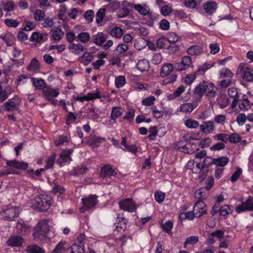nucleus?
Instances as JSON below:
<instances>
[{"instance_id": "23", "label": "nucleus", "mask_w": 253, "mask_h": 253, "mask_svg": "<svg viewBox=\"0 0 253 253\" xmlns=\"http://www.w3.org/2000/svg\"><path fill=\"white\" fill-rule=\"evenodd\" d=\"M217 8V3L213 1H209L204 5L206 12L209 14H212Z\"/></svg>"}, {"instance_id": "45", "label": "nucleus", "mask_w": 253, "mask_h": 253, "mask_svg": "<svg viewBox=\"0 0 253 253\" xmlns=\"http://www.w3.org/2000/svg\"><path fill=\"white\" fill-rule=\"evenodd\" d=\"M234 74L228 69H223L219 71L220 78H227V79L232 78Z\"/></svg>"}, {"instance_id": "57", "label": "nucleus", "mask_w": 253, "mask_h": 253, "mask_svg": "<svg viewBox=\"0 0 253 253\" xmlns=\"http://www.w3.org/2000/svg\"><path fill=\"white\" fill-rule=\"evenodd\" d=\"M174 68L176 71H181L187 69L188 68L187 67L186 65H185L184 62L181 59L180 62H175L174 63Z\"/></svg>"}, {"instance_id": "42", "label": "nucleus", "mask_w": 253, "mask_h": 253, "mask_svg": "<svg viewBox=\"0 0 253 253\" xmlns=\"http://www.w3.org/2000/svg\"><path fill=\"white\" fill-rule=\"evenodd\" d=\"M30 41L32 42L40 43L43 42V36L42 34L38 32H34L32 34Z\"/></svg>"}, {"instance_id": "12", "label": "nucleus", "mask_w": 253, "mask_h": 253, "mask_svg": "<svg viewBox=\"0 0 253 253\" xmlns=\"http://www.w3.org/2000/svg\"><path fill=\"white\" fill-rule=\"evenodd\" d=\"M43 94L46 100L52 102L54 101L53 98L56 97L59 94V92L58 88L48 87H46V89L43 90Z\"/></svg>"}, {"instance_id": "5", "label": "nucleus", "mask_w": 253, "mask_h": 253, "mask_svg": "<svg viewBox=\"0 0 253 253\" xmlns=\"http://www.w3.org/2000/svg\"><path fill=\"white\" fill-rule=\"evenodd\" d=\"M97 198L98 196L96 195H90L87 197L82 198V201L83 206L80 209L81 211L84 212L95 207L98 203Z\"/></svg>"}, {"instance_id": "41", "label": "nucleus", "mask_w": 253, "mask_h": 253, "mask_svg": "<svg viewBox=\"0 0 253 253\" xmlns=\"http://www.w3.org/2000/svg\"><path fill=\"white\" fill-rule=\"evenodd\" d=\"M93 56L90 53L85 52L80 59L81 62L85 65L89 64L92 60Z\"/></svg>"}, {"instance_id": "18", "label": "nucleus", "mask_w": 253, "mask_h": 253, "mask_svg": "<svg viewBox=\"0 0 253 253\" xmlns=\"http://www.w3.org/2000/svg\"><path fill=\"white\" fill-rule=\"evenodd\" d=\"M107 37L102 32H98L95 35L92 36L93 42L98 45H101L106 40Z\"/></svg>"}, {"instance_id": "6", "label": "nucleus", "mask_w": 253, "mask_h": 253, "mask_svg": "<svg viewBox=\"0 0 253 253\" xmlns=\"http://www.w3.org/2000/svg\"><path fill=\"white\" fill-rule=\"evenodd\" d=\"M19 209L18 208L9 205L3 211L2 216L5 220L13 221L19 215Z\"/></svg>"}, {"instance_id": "49", "label": "nucleus", "mask_w": 253, "mask_h": 253, "mask_svg": "<svg viewBox=\"0 0 253 253\" xmlns=\"http://www.w3.org/2000/svg\"><path fill=\"white\" fill-rule=\"evenodd\" d=\"M55 154H53L48 157L45 161L46 165L45 166V169H48L53 167L55 162Z\"/></svg>"}, {"instance_id": "35", "label": "nucleus", "mask_w": 253, "mask_h": 253, "mask_svg": "<svg viewBox=\"0 0 253 253\" xmlns=\"http://www.w3.org/2000/svg\"><path fill=\"white\" fill-rule=\"evenodd\" d=\"M213 66V64H207L206 63L203 64L201 66H199L198 69L195 72L196 75H203L208 69H210Z\"/></svg>"}, {"instance_id": "56", "label": "nucleus", "mask_w": 253, "mask_h": 253, "mask_svg": "<svg viewBox=\"0 0 253 253\" xmlns=\"http://www.w3.org/2000/svg\"><path fill=\"white\" fill-rule=\"evenodd\" d=\"M129 13V10L126 7L122 8L118 10L117 16L118 18H124L127 16Z\"/></svg>"}, {"instance_id": "63", "label": "nucleus", "mask_w": 253, "mask_h": 253, "mask_svg": "<svg viewBox=\"0 0 253 253\" xmlns=\"http://www.w3.org/2000/svg\"><path fill=\"white\" fill-rule=\"evenodd\" d=\"M228 139L231 143H236L240 141L241 137L237 133H233L228 136Z\"/></svg>"}, {"instance_id": "64", "label": "nucleus", "mask_w": 253, "mask_h": 253, "mask_svg": "<svg viewBox=\"0 0 253 253\" xmlns=\"http://www.w3.org/2000/svg\"><path fill=\"white\" fill-rule=\"evenodd\" d=\"M94 12L92 10H87L84 13V17L86 20L90 23L92 21L94 17Z\"/></svg>"}, {"instance_id": "30", "label": "nucleus", "mask_w": 253, "mask_h": 253, "mask_svg": "<svg viewBox=\"0 0 253 253\" xmlns=\"http://www.w3.org/2000/svg\"><path fill=\"white\" fill-rule=\"evenodd\" d=\"M169 43L170 44V45L175 46L177 45L175 44V43L179 41L180 40V38L179 36L175 33L170 32L167 35V38H166Z\"/></svg>"}, {"instance_id": "9", "label": "nucleus", "mask_w": 253, "mask_h": 253, "mask_svg": "<svg viewBox=\"0 0 253 253\" xmlns=\"http://www.w3.org/2000/svg\"><path fill=\"white\" fill-rule=\"evenodd\" d=\"M25 243V240L20 236L13 235L9 237L6 242V245L11 247H21Z\"/></svg>"}, {"instance_id": "34", "label": "nucleus", "mask_w": 253, "mask_h": 253, "mask_svg": "<svg viewBox=\"0 0 253 253\" xmlns=\"http://www.w3.org/2000/svg\"><path fill=\"white\" fill-rule=\"evenodd\" d=\"M40 68V63L36 58H34L32 59L29 65L27 67V70L29 71H35L39 70Z\"/></svg>"}, {"instance_id": "50", "label": "nucleus", "mask_w": 253, "mask_h": 253, "mask_svg": "<svg viewBox=\"0 0 253 253\" xmlns=\"http://www.w3.org/2000/svg\"><path fill=\"white\" fill-rule=\"evenodd\" d=\"M199 238L196 236H193L188 237L184 243V248H186L188 244L194 245L198 243Z\"/></svg>"}, {"instance_id": "38", "label": "nucleus", "mask_w": 253, "mask_h": 253, "mask_svg": "<svg viewBox=\"0 0 253 253\" xmlns=\"http://www.w3.org/2000/svg\"><path fill=\"white\" fill-rule=\"evenodd\" d=\"M79 41L82 43H86L90 40V36L87 32H81L77 36Z\"/></svg>"}, {"instance_id": "21", "label": "nucleus", "mask_w": 253, "mask_h": 253, "mask_svg": "<svg viewBox=\"0 0 253 253\" xmlns=\"http://www.w3.org/2000/svg\"><path fill=\"white\" fill-rule=\"evenodd\" d=\"M233 210L234 208L232 206L224 205L220 207L219 215L227 218L228 214L232 213Z\"/></svg>"}, {"instance_id": "15", "label": "nucleus", "mask_w": 253, "mask_h": 253, "mask_svg": "<svg viewBox=\"0 0 253 253\" xmlns=\"http://www.w3.org/2000/svg\"><path fill=\"white\" fill-rule=\"evenodd\" d=\"M20 103L21 100L19 98L17 99L16 102L9 100L3 104V106L5 108V110L7 112H10L11 111L18 110V106Z\"/></svg>"}, {"instance_id": "51", "label": "nucleus", "mask_w": 253, "mask_h": 253, "mask_svg": "<svg viewBox=\"0 0 253 253\" xmlns=\"http://www.w3.org/2000/svg\"><path fill=\"white\" fill-rule=\"evenodd\" d=\"M243 79L247 82H253V73L249 69H245L243 74Z\"/></svg>"}, {"instance_id": "31", "label": "nucleus", "mask_w": 253, "mask_h": 253, "mask_svg": "<svg viewBox=\"0 0 253 253\" xmlns=\"http://www.w3.org/2000/svg\"><path fill=\"white\" fill-rule=\"evenodd\" d=\"M0 38L5 42L8 46H12L14 43V37L10 33H7L5 35H1Z\"/></svg>"}, {"instance_id": "25", "label": "nucleus", "mask_w": 253, "mask_h": 253, "mask_svg": "<svg viewBox=\"0 0 253 253\" xmlns=\"http://www.w3.org/2000/svg\"><path fill=\"white\" fill-rule=\"evenodd\" d=\"M209 191L205 187L201 188L196 191L195 197L199 200L203 201V200L206 199L208 197L209 193Z\"/></svg>"}, {"instance_id": "40", "label": "nucleus", "mask_w": 253, "mask_h": 253, "mask_svg": "<svg viewBox=\"0 0 253 253\" xmlns=\"http://www.w3.org/2000/svg\"><path fill=\"white\" fill-rule=\"evenodd\" d=\"M110 35L117 39L120 38L123 35V30L118 27H115L113 28L110 32Z\"/></svg>"}, {"instance_id": "60", "label": "nucleus", "mask_w": 253, "mask_h": 253, "mask_svg": "<svg viewBox=\"0 0 253 253\" xmlns=\"http://www.w3.org/2000/svg\"><path fill=\"white\" fill-rule=\"evenodd\" d=\"M135 115V110L133 109H129L126 115L123 117L124 120H127L129 122L133 121Z\"/></svg>"}, {"instance_id": "61", "label": "nucleus", "mask_w": 253, "mask_h": 253, "mask_svg": "<svg viewBox=\"0 0 253 253\" xmlns=\"http://www.w3.org/2000/svg\"><path fill=\"white\" fill-rule=\"evenodd\" d=\"M214 158H211L209 156L205 157L202 167L209 168L210 166L211 165H214Z\"/></svg>"}, {"instance_id": "14", "label": "nucleus", "mask_w": 253, "mask_h": 253, "mask_svg": "<svg viewBox=\"0 0 253 253\" xmlns=\"http://www.w3.org/2000/svg\"><path fill=\"white\" fill-rule=\"evenodd\" d=\"M6 165L9 167L22 170L26 169L28 167L27 163L23 162H20L16 160L7 161Z\"/></svg>"}, {"instance_id": "43", "label": "nucleus", "mask_w": 253, "mask_h": 253, "mask_svg": "<svg viewBox=\"0 0 253 253\" xmlns=\"http://www.w3.org/2000/svg\"><path fill=\"white\" fill-rule=\"evenodd\" d=\"M196 107V105L191 103H185L180 106V111L183 112H191Z\"/></svg>"}, {"instance_id": "37", "label": "nucleus", "mask_w": 253, "mask_h": 253, "mask_svg": "<svg viewBox=\"0 0 253 253\" xmlns=\"http://www.w3.org/2000/svg\"><path fill=\"white\" fill-rule=\"evenodd\" d=\"M202 52V48L200 46L194 45L190 46L187 50V53L191 55H196Z\"/></svg>"}, {"instance_id": "22", "label": "nucleus", "mask_w": 253, "mask_h": 253, "mask_svg": "<svg viewBox=\"0 0 253 253\" xmlns=\"http://www.w3.org/2000/svg\"><path fill=\"white\" fill-rule=\"evenodd\" d=\"M133 7L141 15H146L149 14L150 8L146 4H133Z\"/></svg>"}, {"instance_id": "44", "label": "nucleus", "mask_w": 253, "mask_h": 253, "mask_svg": "<svg viewBox=\"0 0 253 253\" xmlns=\"http://www.w3.org/2000/svg\"><path fill=\"white\" fill-rule=\"evenodd\" d=\"M184 124L185 125L189 128H196L200 126L198 121L191 119L186 120Z\"/></svg>"}, {"instance_id": "28", "label": "nucleus", "mask_w": 253, "mask_h": 253, "mask_svg": "<svg viewBox=\"0 0 253 253\" xmlns=\"http://www.w3.org/2000/svg\"><path fill=\"white\" fill-rule=\"evenodd\" d=\"M69 48L72 53L76 55H79L84 50V46L81 43H73L69 46Z\"/></svg>"}, {"instance_id": "20", "label": "nucleus", "mask_w": 253, "mask_h": 253, "mask_svg": "<svg viewBox=\"0 0 253 253\" xmlns=\"http://www.w3.org/2000/svg\"><path fill=\"white\" fill-rule=\"evenodd\" d=\"M174 69V64L166 63L163 65L160 73L162 77H165L169 75Z\"/></svg>"}, {"instance_id": "32", "label": "nucleus", "mask_w": 253, "mask_h": 253, "mask_svg": "<svg viewBox=\"0 0 253 253\" xmlns=\"http://www.w3.org/2000/svg\"><path fill=\"white\" fill-rule=\"evenodd\" d=\"M239 107L241 111H247L250 107V101L247 98L244 97L242 100L239 101Z\"/></svg>"}, {"instance_id": "27", "label": "nucleus", "mask_w": 253, "mask_h": 253, "mask_svg": "<svg viewBox=\"0 0 253 253\" xmlns=\"http://www.w3.org/2000/svg\"><path fill=\"white\" fill-rule=\"evenodd\" d=\"M87 170L88 169L86 167H77L74 168V169L70 172V175L79 176L85 173Z\"/></svg>"}, {"instance_id": "62", "label": "nucleus", "mask_w": 253, "mask_h": 253, "mask_svg": "<svg viewBox=\"0 0 253 253\" xmlns=\"http://www.w3.org/2000/svg\"><path fill=\"white\" fill-rule=\"evenodd\" d=\"M242 172V170L240 168H237L236 170L230 177V180L232 182L236 181Z\"/></svg>"}, {"instance_id": "13", "label": "nucleus", "mask_w": 253, "mask_h": 253, "mask_svg": "<svg viewBox=\"0 0 253 253\" xmlns=\"http://www.w3.org/2000/svg\"><path fill=\"white\" fill-rule=\"evenodd\" d=\"M86 139L87 144L92 148L98 147L105 140L104 138L92 135L86 137Z\"/></svg>"}, {"instance_id": "11", "label": "nucleus", "mask_w": 253, "mask_h": 253, "mask_svg": "<svg viewBox=\"0 0 253 253\" xmlns=\"http://www.w3.org/2000/svg\"><path fill=\"white\" fill-rule=\"evenodd\" d=\"M168 40L164 36L160 37L157 41V46L159 48H167L172 52H175L179 49V45H168Z\"/></svg>"}, {"instance_id": "58", "label": "nucleus", "mask_w": 253, "mask_h": 253, "mask_svg": "<svg viewBox=\"0 0 253 253\" xmlns=\"http://www.w3.org/2000/svg\"><path fill=\"white\" fill-rule=\"evenodd\" d=\"M52 191L55 193L63 194L65 192V188L64 187L58 184L57 183H54Z\"/></svg>"}, {"instance_id": "47", "label": "nucleus", "mask_w": 253, "mask_h": 253, "mask_svg": "<svg viewBox=\"0 0 253 253\" xmlns=\"http://www.w3.org/2000/svg\"><path fill=\"white\" fill-rule=\"evenodd\" d=\"M44 12L42 10L37 9L34 13V18L36 21H43L44 19Z\"/></svg>"}, {"instance_id": "8", "label": "nucleus", "mask_w": 253, "mask_h": 253, "mask_svg": "<svg viewBox=\"0 0 253 253\" xmlns=\"http://www.w3.org/2000/svg\"><path fill=\"white\" fill-rule=\"evenodd\" d=\"M120 208L124 211L133 212L136 210L135 203L130 199H126L119 202Z\"/></svg>"}, {"instance_id": "3", "label": "nucleus", "mask_w": 253, "mask_h": 253, "mask_svg": "<svg viewBox=\"0 0 253 253\" xmlns=\"http://www.w3.org/2000/svg\"><path fill=\"white\" fill-rule=\"evenodd\" d=\"M51 197L47 194H41L36 196L33 201V206L40 211H47L52 204Z\"/></svg>"}, {"instance_id": "36", "label": "nucleus", "mask_w": 253, "mask_h": 253, "mask_svg": "<svg viewBox=\"0 0 253 253\" xmlns=\"http://www.w3.org/2000/svg\"><path fill=\"white\" fill-rule=\"evenodd\" d=\"M26 251L28 253H44L43 249L36 245L28 246Z\"/></svg>"}, {"instance_id": "53", "label": "nucleus", "mask_w": 253, "mask_h": 253, "mask_svg": "<svg viewBox=\"0 0 253 253\" xmlns=\"http://www.w3.org/2000/svg\"><path fill=\"white\" fill-rule=\"evenodd\" d=\"M126 78L124 76H118L115 79V85L118 88L122 87L126 84Z\"/></svg>"}, {"instance_id": "59", "label": "nucleus", "mask_w": 253, "mask_h": 253, "mask_svg": "<svg viewBox=\"0 0 253 253\" xmlns=\"http://www.w3.org/2000/svg\"><path fill=\"white\" fill-rule=\"evenodd\" d=\"M165 198V193L160 192L157 191L155 193V200L159 203H162Z\"/></svg>"}, {"instance_id": "33", "label": "nucleus", "mask_w": 253, "mask_h": 253, "mask_svg": "<svg viewBox=\"0 0 253 253\" xmlns=\"http://www.w3.org/2000/svg\"><path fill=\"white\" fill-rule=\"evenodd\" d=\"M185 90V86L183 85H180L178 87L173 93L169 94L168 96V98L169 100H173L175 98L179 97L182 92H183Z\"/></svg>"}, {"instance_id": "54", "label": "nucleus", "mask_w": 253, "mask_h": 253, "mask_svg": "<svg viewBox=\"0 0 253 253\" xmlns=\"http://www.w3.org/2000/svg\"><path fill=\"white\" fill-rule=\"evenodd\" d=\"M228 136V135L226 133H219L213 136V138L215 141L221 140L222 142L226 143Z\"/></svg>"}, {"instance_id": "26", "label": "nucleus", "mask_w": 253, "mask_h": 253, "mask_svg": "<svg viewBox=\"0 0 253 253\" xmlns=\"http://www.w3.org/2000/svg\"><path fill=\"white\" fill-rule=\"evenodd\" d=\"M67 244L66 241H60L53 250V253H65L67 249Z\"/></svg>"}, {"instance_id": "29", "label": "nucleus", "mask_w": 253, "mask_h": 253, "mask_svg": "<svg viewBox=\"0 0 253 253\" xmlns=\"http://www.w3.org/2000/svg\"><path fill=\"white\" fill-rule=\"evenodd\" d=\"M136 67L141 72L147 71L149 69V62L146 59L140 60L136 65Z\"/></svg>"}, {"instance_id": "17", "label": "nucleus", "mask_w": 253, "mask_h": 253, "mask_svg": "<svg viewBox=\"0 0 253 253\" xmlns=\"http://www.w3.org/2000/svg\"><path fill=\"white\" fill-rule=\"evenodd\" d=\"M100 173L103 177H110L117 174V173L109 165H106L103 166L101 168Z\"/></svg>"}, {"instance_id": "48", "label": "nucleus", "mask_w": 253, "mask_h": 253, "mask_svg": "<svg viewBox=\"0 0 253 253\" xmlns=\"http://www.w3.org/2000/svg\"><path fill=\"white\" fill-rule=\"evenodd\" d=\"M226 121V117L225 115L218 114L214 116V122L218 124L223 125Z\"/></svg>"}, {"instance_id": "52", "label": "nucleus", "mask_w": 253, "mask_h": 253, "mask_svg": "<svg viewBox=\"0 0 253 253\" xmlns=\"http://www.w3.org/2000/svg\"><path fill=\"white\" fill-rule=\"evenodd\" d=\"M64 35L63 32L61 29H57L54 30L52 34V37L55 41H59Z\"/></svg>"}, {"instance_id": "10", "label": "nucleus", "mask_w": 253, "mask_h": 253, "mask_svg": "<svg viewBox=\"0 0 253 253\" xmlns=\"http://www.w3.org/2000/svg\"><path fill=\"white\" fill-rule=\"evenodd\" d=\"M193 210L197 218H199L202 215L207 213L206 205L203 201L199 200L197 201L195 204Z\"/></svg>"}, {"instance_id": "24", "label": "nucleus", "mask_w": 253, "mask_h": 253, "mask_svg": "<svg viewBox=\"0 0 253 253\" xmlns=\"http://www.w3.org/2000/svg\"><path fill=\"white\" fill-rule=\"evenodd\" d=\"M229 159L225 156L219 157L214 158V165L216 167L224 168V167L228 163Z\"/></svg>"}, {"instance_id": "19", "label": "nucleus", "mask_w": 253, "mask_h": 253, "mask_svg": "<svg viewBox=\"0 0 253 253\" xmlns=\"http://www.w3.org/2000/svg\"><path fill=\"white\" fill-rule=\"evenodd\" d=\"M32 82L33 86L37 89L43 90L46 87L45 81L41 78H32Z\"/></svg>"}, {"instance_id": "46", "label": "nucleus", "mask_w": 253, "mask_h": 253, "mask_svg": "<svg viewBox=\"0 0 253 253\" xmlns=\"http://www.w3.org/2000/svg\"><path fill=\"white\" fill-rule=\"evenodd\" d=\"M106 9L101 8L98 10L96 14V21L97 23L102 22L105 15Z\"/></svg>"}, {"instance_id": "16", "label": "nucleus", "mask_w": 253, "mask_h": 253, "mask_svg": "<svg viewBox=\"0 0 253 253\" xmlns=\"http://www.w3.org/2000/svg\"><path fill=\"white\" fill-rule=\"evenodd\" d=\"M200 128L202 132L210 133L214 129V122L211 121L204 122V124L200 126Z\"/></svg>"}, {"instance_id": "4", "label": "nucleus", "mask_w": 253, "mask_h": 253, "mask_svg": "<svg viewBox=\"0 0 253 253\" xmlns=\"http://www.w3.org/2000/svg\"><path fill=\"white\" fill-rule=\"evenodd\" d=\"M85 240V235L84 234H81L74 244L70 247L69 253H84V242Z\"/></svg>"}, {"instance_id": "7", "label": "nucleus", "mask_w": 253, "mask_h": 253, "mask_svg": "<svg viewBox=\"0 0 253 253\" xmlns=\"http://www.w3.org/2000/svg\"><path fill=\"white\" fill-rule=\"evenodd\" d=\"M235 211L237 213L253 211V197L250 196L245 202H242L241 205H237L235 208Z\"/></svg>"}, {"instance_id": "39", "label": "nucleus", "mask_w": 253, "mask_h": 253, "mask_svg": "<svg viewBox=\"0 0 253 253\" xmlns=\"http://www.w3.org/2000/svg\"><path fill=\"white\" fill-rule=\"evenodd\" d=\"M122 115V112L120 110V108L115 107H113L112 109L110 118L111 120H113L114 122H115L117 118L121 116Z\"/></svg>"}, {"instance_id": "1", "label": "nucleus", "mask_w": 253, "mask_h": 253, "mask_svg": "<svg viewBox=\"0 0 253 253\" xmlns=\"http://www.w3.org/2000/svg\"><path fill=\"white\" fill-rule=\"evenodd\" d=\"M216 90L217 88L213 83L203 81L195 87L193 96L200 101L204 93L210 98L215 97L217 94Z\"/></svg>"}, {"instance_id": "55", "label": "nucleus", "mask_w": 253, "mask_h": 253, "mask_svg": "<svg viewBox=\"0 0 253 253\" xmlns=\"http://www.w3.org/2000/svg\"><path fill=\"white\" fill-rule=\"evenodd\" d=\"M4 23L8 27L16 28L19 25L20 22L17 20L6 19L4 20Z\"/></svg>"}, {"instance_id": "2", "label": "nucleus", "mask_w": 253, "mask_h": 253, "mask_svg": "<svg viewBox=\"0 0 253 253\" xmlns=\"http://www.w3.org/2000/svg\"><path fill=\"white\" fill-rule=\"evenodd\" d=\"M49 220L44 219L40 221L34 228L33 236L37 241H42L45 240L49 231Z\"/></svg>"}]
</instances>
